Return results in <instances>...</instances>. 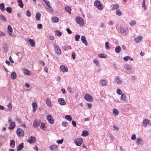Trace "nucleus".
<instances>
[{
	"mask_svg": "<svg viewBox=\"0 0 151 151\" xmlns=\"http://www.w3.org/2000/svg\"><path fill=\"white\" fill-rule=\"evenodd\" d=\"M63 139H62L60 140H58L57 141V142L58 144H62L63 143Z\"/></svg>",
	"mask_w": 151,
	"mask_h": 151,
	"instance_id": "13d9d810",
	"label": "nucleus"
},
{
	"mask_svg": "<svg viewBox=\"0 0 151 151\" xmlns=\"http://www.w3.org/2000/svg\"><path fill=\"white\" fill-rule=\"evenodd\" d=\"M32 105L33 107L32 111L33 112H35L36 111L37 108V104L36 102H34L32 103Z\"/></svg>",
	"mask_w": 151,
	"mask_h": 151,
	"instance_id": "4be33fe9",
	"label": "nucleus"
},
{
	"mask_svg": "<svg viewBox=\"0 0 151 151\" xmlns=\"http://www.w3.org/2000/svg\"><path fill=\"white\" fill-rule=\"evenodd\" d=\"M18 3V5L20 7L22 8L23 6V4L22 1H17Z\"/></svg>",
	"mask_w": 151,
	"mask_h": 151,
	"instance_id": "a18cd8bd",
	"label": "nucleus"
},
{
	"mask_svg": "<svg viewBox=\"0 0 151 151\" xmlns=\"http://www.w3.org/2000/svg\"><path fill=\"white\" fill-rule=\"evenodd\" d=\"M84 98L89 101H92L93 100L92 96L88 94H86L84 96Z\"/></svg>",
	"mask_w": 151,
	"mask_h": 151,
	"instance_id": "1a4fd4ad",
	"label": "nucleus"
},
{
	"mask_svg": "<svg viewBox=\"0 0 151 151\" xmlns=\"http://www.w3.org/2000/svg\"><path fill=\"white\" fill-rule=\"evenodd\" d=\"M6 10L7 12L9 13H11L12 11V8L10 7H8L6 8Z\"/></svg>",
	"mask_w": 151,
	"mask_h": 151,
	"instance_id": "de8ad7c7",
	"label": "nucleus"
},
{
	"mask_svg": "<svg viewBox=\"0 0 151 151\" xmlns=\"http://www.w3.org/2000/svg\"><path fill=\"white\" fill-rule=\"evenodd\" d=\"M142 39V37L141 36H138L137 37L135 38L134 41L137 42L138 43L141 42Z\"/></svg>",
	"mask_w": 151,
	"mask_h": 151,
	"instance_id": "dca6fc26",
	"label": "nucleus"
},
{
	"mask_svg": "<svg viewBox=\"0 0 151 151\" xmlns=\"http://www.w3.org/2000/svg\"><path fill=\"white\" fill-rule=\"evenodd\" d=\"M129 24L131 26H133L135 25L136 24V21L135 20L131 21Z\"/></svg>",
	"mask_w": 151,
	"mask_h": 151,
	"instance_id": "5fc2aeb1",
	"label": "nucleus"
},
{
	"mask_svg": "<svg viewBox=\"0 0 151 151\" xmlns=\"http://www.w3.org/2000/svg\"><path fill=\"white\" fill-rule=\"evenodd\" d=\"M23 71L24 74L26 75L29 76L31 75L32 74L31 71L28 70L27 69H24Z\"/></svg>",
	"mask_w": 151,
	"mask_h": 151,
	"instance_id": "412c9836",
	"label": "nucleus"
},
{
	"mask_svg": "<svg viewBox=\"0 0 151 151\" xmlns=\"http://www.w3.org/2000/svg\"><path fill=\"white\" fill-rule=\"evenodd\" d=\"M81 39L83 43H84L86 46L88 45V42L86 40L85 37L84 36H82L81 37Z\"/></svg>",
	"mask_w": 151,
	"mask_h": 151,
	"instance_id": "f3484780",
	"label": "nucleus"
},
{
	"mask_svg": "<svg viewBox=\"0 0 151 151\" xmlns=\"http://www.w3.org/2000/svg\"><path fill=\"white\" fill-rule=\"evenodd\" d=\"M74 142L76 145L80 146L83 142V139L81 138L76 139L74 140Z\"/></svg>",
	"mask_w": 151,
	"mask_h": 151,
	"instance_id": "20e7f679",
	"label": "nucleus"
},
{
	"mask_svg": "<svg viewBox=\"0 0 151 151\" xmlns=\"http://www.w3.org/2000/svg\"><path fill=\"white\" fill-rule=\"evenodd\" d=\"M51 20L53 23H57L59 21V19L57 17H54L52 18Z\"/></svg>",
	"mask_w": 151,
	"mask_h": 151,
	"instance_id": "aec40b11",
	"label": "nucleus"
},
{
	"mask_svg": "<svg viewBox=\"0 0 151 151\" xmlns=\"http://www.w3.org/2000/svg\"><path fill=\"white\" fill-rule=\"evenodd\" d=\"M0 9L2 11H4L5 10L4 5L3 3H2L0 4Z\"/></svg>",
	"mask_w": 151,
	"mask_h": 151,
	"instance_id": "f704fd0d",
	"label": "nucleus"
},
{
	"mask_svg": "<svg viewBox=\"0 0 151 151\" xmlns=\"http://www.w3.org/2000/svg\"><path fill=\"white\" fill-rule=\"evenodd\" d=\"M20 123L21 127L24 128H25L26 127L25 124L24 122H23L22 121Z\"/></svg>",
	"mask_w": 151,
	"mask_h": 151,
	"instance_id": "0e129e2a",
	"label": "nucleus"
},
{
	"mask_svg": "<svg viewBox=\"0 0 151 151\" xmlns=\"http://www.w3.org/2000/svg\"><path fill=\"white\" fill-rule=\"evenodd\" d=\"M40 120H36L33 123V126L35 128L38 127L40 125Z\"/></svg>",
	"mask_w": 151,
	"mask_h": 151,
	"instance_id": "f8f14e48",
	"label": "nucleus"
},
{
	"mask_svg": "<svg viewBox=\"0 0 151 151\" xmlns=\"http://www.w3.org/2000/svg\"><path fill=\"white\" fill-rule=\"evenodd\" d=\"M16 132L17 135L19 137H22L24 134V132L23 130L20 128L17 129Z\"/></svg>",
	"mask_w": 151,
	"mask_h": 151,
	"instance_id": "39448f33",
	"label": "nucleus"
},
{
	"mask_svg": "<svg viewBox=\"0 0 151 151\" xmlns=\"http://www.w3.org/2000/svg\"><path fill=\"white\" fill-rule=\"evenodd\" d=\"M75 20L76 23L79 25L80 26H82L84 24V20L80 17H76L75 18Z\"/></svg>",
	"mask_w": 151,
	"mask_h": 151,
	"instance_id": "f257e3e1",
	"label": "nucleus"
},
{
	"mask_svg": "<svg viewBox=\"0 0 151 151\" xmlns=\"http://www.w3.org/2000/svg\"><path fill=\"white\" fill-rule=\"evenodd\" d=\"M150 123V120L147 119H145L143 120L142 122L143 126L145 127H146L147 125L149 124Z\"/></svg>",
	"mask_w": 151,
	"mask_h": 151,
	"instance_id": "ddd939ff",
	"label": "nucleus"
},
{
	"mask_svg": "<svg viewBox=\"0 0 151 151\" xmlns=\"http://www.w3.org/2000/svg\"><path fill=\"white\" fill-rule=\"evenodd\" d=\"M80 38V35H79L76 34L75 36V40L76 41L79 40Z\"/></svg>",
	"mask_w": 151,
	"mask_h": 151,
	"instance_id": "3c124183",
	"label": "nucleus"
},
{
	"mask_svg": "<svg viewBox=\"0 0 151 151\" xmlns=\"http://www.w3.org/2000/svg\"><path fill=\"white\" fill-rule=\"evenodd\" d=\"M36 141V140L35 137L33 136H31L27 140V142L31 144H33L35 143Z\"/></svg>",
	"mask_w": 151,
	"mask_h": 151,
	"instance_id": "6e6552de",
	"label": "nucleus"
},
{
	"mask_svg": "<svg viewBox=\"0 0 151 151\" xmlns=\"http://www.w3.org/2000/svg\"><path fill=\"white\" fill-rule=\"evenodd\" d=\"M136 138V135L135 134H134L131 137V139L133 140H134Z\"/></svg>",
	"mask_w": 151,
	"mask_h": 151,
	"instance_id": "bf43d9fd",
	"label": "nucleus"
},
{
	"mask_svg": "<svg viewBox=\"0 0 151 151\" xmlns=\"http://www.w3.org/2000/svg\"><path fill=\"white\" fill-rule=\"evenodd\" d=\"M0 19L2 21H6L5 17L2 14H0Z\"/></svg>",
	"mask_w": 151,
	"mask_h": 151,
	"instance_id": "58836bf2",
	"label": "nucleus"
},
{
	"mask_svg": "<svg viewBox=\"0 0 151 151\" xmlns=\"http://www.w3.org/2000/svg\"><path fill=\"white\" fill-rule=\"evenodd\" d=\"M113 113L114 115L116 116L119 114V112L117 109H113Z\"/></svg>",
	"mask_w": 151,
	"mask_h": 151,
	"instance_id": "bb28decb",
	"label": "nucleus"
},
{
	"mask_svg": "<svg viewBox=\"0 0 151 151\" xmlns=\"http://www.w3.org/2000/svg\"><path fill=\"white\" fill-rule=\"evenodd\" d=\"M129 56L124 57L123 58V59L125 61H127L129 60Z\"/></svg>",
	"mask_w": 151,
	"mask_h": 151,
	"instance_id": "338daca9",
	"label": "nucleus"
},
{
	"mask_svg": "<svg viewBox=\"0 0 151 151\" xmlns=\"http://www.w3.org/2000/svg\"><path fill=\"white\" fill-rule=\"evenodd\" d=\"M62 125L63 127H66L68 126V122H63L62 123Z\"/></svg>",
	"mask_w": 151,
	"mask_h": 151,
	"instance_id": "6e6d98bb",
	"label": "nucleus"
},
{
	"mask_svg": "<svg viewBox=\"0 0 151 151\" xmlns=\"http://www.w3.org/2000/svg\"><path fill=\"white\" fill-rule=\"evenodd\" d=\"M42 25L41 24H39L37 25V28L39 29H41L42 28Z\"/></svg>",
	"mask_w": 151,
	"mask_h": 151,
	"instance_id": "774afa93",
	"label": "nucleus"
},
{
	"mask_svg": "<svg viewBox=\"0 0 151 151\" xmlns=\"http://www.w3.org/2000/svg\"><path fill=\"white\" fill-rule=\"evenodd\" d=\"M116 93L119 95H122V91L121 90L119 89H118L116 90Z\"/></svg>",
	"mask_w": 151,
	"mask_h": 151,
	"instance_id": "4d7b16f0",
	"label": "nucleus"
},
{
	"mask_svg": "<svg viewBox=\"0 0 151 151\" xmlns=\"http://www.w3.org/2000/svg\"><path fill=\"white\" fill-rule=\"evenodd\" d=\"M109 43L108 42H106L105 43V48L107 50H109L110 49L109 46Z\"/></svg>",
	"mask_w": 151,
	"mask_h": 151,
	"instance_id": "c03bdc74",
	"label": "nucleus"
},
{
	"mask_svg": "<svg viewBox=\"0 0 151 151\" xmlns=\"http://www.w3.org/2000/svg\"><path fill=\"white\" fill-rule=\"evenodd\" d=\"M136 144L137 145H142L143 144V140L142 138H137L136 140Z\"/></svg>",
	"mask_w": 151,
	"mask_h": 151,
	"instance_id": "2eb2a0df",
	"label": "nucleus"
},
{
	"mask_svg": "<svg viewBox=\"0 0 151 151\" xmlns=\"http://www.w3.org/2000/svg\"><path fill=\"white\" fill-rule=\"evenodd\" d=\"M124 68L126 70L129 71L132 70V68L130 65H126L124 66Z\"/></svg>",
	"mask_w": 151,
	"mask_h": 151,
	"instance_id": "2f4dec72",
	"label": "nucleus"
},
{
	"mask_svg": "<svg viewBox=\"0 0 151 151\" xmlns=\"http://www.w3.org/2000/svg\"><path fill=\"white\" fill-rule=\"evenodd\" d=\"M8 33L10 36L13 38L15 37H16L14 33H12V32H8Z\"/></svg>",
	"mask_w": 151,
	"mask_h": 151,
	"instance_id": "8fccbe9b",
	"label": "nucleus"
},
{
	"mask_svg": "<svg viewBox=\"0 0 151 151\" xmlns=\"http://www.w3.org/2000/svg\"><path fill=\"white\" fill-rule=\"evenodd\" d=\"M23 147V144L22 143L20 145H19L17 147V151L21 150Z\"/></svg>",
	"mask_w": 151,
	"mask_h": 151,
	"instance_id": "e433bc0d",
	"label": "nucleus"
},
{
	"mask_svg": "<svg viewBox=\"0 0 151 151\" xmlns=\"http://www.w3.org/2000/svg\"><path fill=\"white\" fill-rule=\"evenodd\" d=\"M50 149H51V150H55L58 149V146L56 145H51L50 147Z\"/></svg>",
	"mask_w": 151,
	"mask_h": 151,
	"instance_id": "7c9ffc66",
	"label": "nucleus"
},
{
	"mask_svg": "<svg viewBox=\"0 0 151 151\" xmlns=\"http://www.w3.org/2000/svg\"><path fill=\"white\" fill-rule=\"evenodd\" d=\"M100 82L102 86L106 85L107 84V81L106 80H101Z\"/></svg>",
	"mask_w": 151,
	"mask_h": 151,
	"instance_id": "4c0bfd02",
	"label": "nucleus"
},
{
	"mask_svg": "<svg viewBox=\"0 0 151 151\" xmlns=\"http://www.w3.org/2000/svg\"><path fill=\"white\" fill-rule=\"evenodd\" d=\"M119 7L118 4H114L112 6V9L113 10L117 9Z\"/></svg>",
	"mask_w": 151,
	"mask_h": 151,
	"instance_id": "473e14b6",
	"label": "nucleus"
},
{
	"mask_svg": "<svg viewBox=\"0 0 151 151\" xmlns=\"http://www.w3.org/2000/svg\"><path fill=\"white\" fill-rule=\"evenodd\" d=\"M120 99L122 102L127 103V97L125 94L122 93L120 97Z\"/></svg>",
	"mask_w": 151,
	"mask_h": 151,
	"instance_id": "9d476101",
	"label": "nucleus"
},
{
	"mask_svg": "<svg viewBox=\"0 0 151 151\" xmlns=\"http://www.w3.org/2000/svg\"><path fill=\"white\" fill-rule=\"evenodd\" d=\"M28 41L30 42V45L32 47H34L35 45V42L34 40L31 39H29L28 40Z\"/></svg>",
	"mask_w": 151,
	"mask_h": 151,
	"instance_id": "c85d7f7f",
	"label": "nucleus"
},
{
	"mask_svg": "<svg viewBox=\"0 0 151 151\" xmlns=\"http://www.w3.org/2000/svg\"><path fill=\"white\" fill-rule=\"evenodd\" d=\"M121 50V47L119 46H118L116 47L115 49V51L117 53H119Z\"/></svg>",
	"mask_w": 151,
	"mask_h": 151,
	"instance_id": "393cba45",
	"label": "nucleus"
},
{
	"mask_svg": "<svg viewBox=\"0 0 151 151\" xmlns=\"http://www.w3.org/2000/svg\"><path fill=\"white\" fill-rule=\"evenodd\" d=\"M58 102L61 105H64L66 104V102L64 99L63 98H60L58 100Z\"/></svg>",
	"mask_w": 151,
	"mask_h": 151,
	"instance_id": "4468645a",
	"label": "nucleus"
},
{
	"mask_svg": "<svg viewBox=\"0 0 151 151\" xmlns=\"http://www.w3.org/2000/svg\"><path fill=\"white\" fill-rule=\"evenodd\" d=\"M46 4L47 6L49 8H51V6L50 3L48 1H43Z\"/></svg>",
	"mask_w": 151,
	"mask_h": 151,
	"instance_id": "c9c22d12",
	"label": "nucleus"
},
{
	"mask_svg": "<svg viewBox=\"0 0 151 151\" xmlns=\"http://www.w3.org/2000/svg\"><path fill=\"white\" fill-rule=\"evenodd\" d=\"M67 91L70 93H72V88L70 86H68L67 88Z\"/></svg>",
	"mask_w": 151,
	"mask_h": 151,
	"instance_id": "680f3d73",
	"label": "nucleus"
},
{
	"mask_svg": "<svg viewBox=\"0 0 151 151\" xmlns=\"http://www.w3.org/2000/svg\"><path fill=\"white\" fill-rule=\"evenodd\" d=\"M55 35L58 36H61L62 33L61 32L58 30H56L55 31Z\"/></svg>",
	"mask_w": 151,
	"mask_h": 151,
	"instance_id": "79ce46f5",
	"label": "nucleus"
},
{
	"mask_svg": "<svg viewBox=\"0 0 151 151\" xmlns=\"http://www.w3.org/2000/svg\"><path fill=\"white\" fill-rule=\"evenodd\" d=\"M53 46L54 48V51L58 55L61 54V51L58 45L56 44L54 45Z\"/></svg>",
	"mask_w": 151,
	"mask_h": 151,
	"instance_id": "7ed1b4c3",
	"label": "nucleus"
},
{
	"mask_svg": "<svg viewBox=\"0 0 151 151\" xmlns=\"http://www.w3.org/2000/svg\"><path fill=\"white\" fill-rule=\"evenodd\" d=\"M26 14L28 17H30L31 15V13L29 10L27 11L26 12Z\"/></svg>",
	"mask_w": 151,
	"mask_h": 151,
	"instance_id": "09e8293b",
	"label": "nucleus"
},
{
	"mask_svg": "<svg viewBox=\"0 0 151 151\" xmlns=\"http://www.w3.org/2000/svg\"><path fill=\"white\" fill-rule=\"evenodd\" d=\"M115 82L118 84L122 83V81L120 79L119 77L116 76L115 79Z\"/></svg>",
	"mask_w": 151,
	"mask_h": 151,
	"instance_id": "6ab92c4d",
	"label": "nucleus"
},
{
	"mask_svg": "<svg viewBox=\"0 0 151 151\" xmlns=\"http://www.w3.org/2000/svg\"><path fill=\"white\" fill-rule=\"evenodd\" d=\"M98 57L101 58H106L107 57V55H104V54H99L98 55Z\"/></svg>",
	"mask_w": 151,
	"mask_h": 151,
	"instance_id": "ea45409f",
	"label": "nucleus"
},
{
	"mask_svg": "<svg viewBox=\"0 0 151 151\" xmlns=\"http://www.w3.org/2000/svg\"><path fill=\"white\" fill-rule=\"evenodd\" d=\"M88 135V132L87 130H84L82 132L81 135L84 137L87 136Z\"/></svg>",
	"mask_w": 151,
	"mask_h": 151,
	"instance_id": "cd10ccee",
	"label": "nucleus"
},
{
	"mask_svg": "<svg viewBox=\"0 0 151 151\" xmlns=\"http://www.w3.org/2000/svg\"><path fill=\"white\" fill-rule=\"evenodd\" d=\"M10 145L12 148H14L15 147V142L14 140H11L10 143Z\"/></svg>",
	"mask_w": 151,
	"mask_h": 151,
	"instance_id": "c756f323",
	"label": "nucleus"
},
{
	"mask_svg": "<svg viewBox=\"0 0 151 151\" xmlns=\"http://www.w3.org/2000/svg\"><path fill=\"white\" fill-rule=\"evenodd\" d=\"M66 30L68 33L69 34H71L72 33V31L68 28L66 29Z\"/></svg>",
	"mask_w": 151,
	"mask_h": 151,
	"instance_id": "69168bd1",
	"label": "nucleus"
},
{
	"mask_svg": "<svg viewBox=\"0 0 151 151\" xmlns=\"http://www.w3.org/2000/svg\"><path fill=\"white\" fill-rule=\"evenodd\" d=\"M93 62L97 65H98L99 64V61L96 59H94Z\"/></svg>",
	"mask_w": 151,
	"mask_h": 151,
	"instance_id": "e2e57ef3",
	"label": "nucleus"
},
{
	"mask_svg": "<svg viewBox=\"0 0 151 151\" xmlns=\"http://www.w3.org/2000/svg\"><path fill=\"white\" fill-rule=\"evenodd\" d=\"M65 118L66 119L70 122H71L72 120V117L69 115H66V116H65Z\"/></svg>",
	"mask_w": 151,
	"mask_h": 151,
	"instance_id": "72a5a7b5",
	"label": "nucleus"
},
{
	"mask_svg": "<svg viewBox=\"0 0 151 151\" xmlns=\"http://www.w3.org/2000/svg\"><path fill=\"white\" fill-rule=\"evenodd\" d=\"M40 128L42 129H43L46 128L45 123L43 122H42L41 123Z\"/></svg>",
	"mask_w": 151,
	"mask_h": 151,
	"instance_id": "49530a36",
	"label": "nucleus"
},
{
	"mask_svg": "<svg viewBox=\"0 0 151 151\" xmlns=\"http://www.w3.org/2000/svg\"><path fill=\"white\" fill-rule=\"evenodd\" d=\"M60 69L61 71L63 73L67 72L68 71V68L65 65H61L60 66Z\"/></svg>",
	"mask_w": 151,
	"mask_h": 151,
	"instance_id": "9b49d317",
	"label": "nucleus"
},
{
	"mask_svg": "<svg viewBox=\"0 0 151 151\" xmlns=\"http://www.w3.org/2000/svg\"><path fill=\"white\" fill-rule=\"evenodd\" d=\"M46 104L48 106L50 107L52 106L50 98H47L46 99Z\"/></svg>",
	"mask_w": 151,
	"mask_h": 151,
	"instance_id": "b1692460",
	"label": "nucleus"
},
{
	"mask_svg": "<svg viewBox=\"0 0 151 151\" xmlns=\"http://www.w3.org/2000/svg\"><path fill=\"white\" fill-rule=\"evenodd\" d=\"M8 122L9 124V128L10 129H12L15 127V123L12 122L11 119H9L8 120Z\"/></svg>",
	"mask_w": 151,
	"mask_h": 151,
	"instance_id": "0eeeda50",
	"label": "nucleus"
},
{
	"mask_svg": "<svg viewBox=\"0 0 151 151\" xmlns=\"http://www.w3.org/2000/svg\"><path fill=\"white\" fill-rule=\"evenodd\" d=\"M41 14L39 12H37L36 14L35 18L37 21H39L40 19Z\"/></svg>",
	"mask_w": 151,
	"mask_h": 151,
	"instance_id": "a878e982",
	"label": "nucleus"
},
{
	"mask_svg": "<svg viewBox=\"0 0 151 151\" xmlns=\"http://www.w3.org/2000/svg\"><path fill=\"white\" fill-rule=\"evenodd\" d=\"M122 13L121 11L119 9H118L116 11V14L118 16H121L122 15Z\"/></svg>",
	"mask_w": 151,
	"mask_h": 151,
	"instance_id": "37998d69",
	"label": "nucleus"
},
{
	"mask_svg": "<svg viewBox=\"0 0 151 151\" xmlns=\"http://www.w3.org/2000/svg\"><path fill=\"white\" fill-rule=\"evenodd\" d=\"M46 119L50 124H52L54 123V120L51 115H47L46 117Z\"/></svg>",
	"mask_w": 151,
	"mask_h": 151,
	"instance_id": "423d86ee",
	"label": "nucleus"
},
{
	"mask_svg": "<svg viewBox=\"0 0 151 151\" xmlns=\"http://www.w3.org/2000/svg\"><path fill=\"white\" fill-rule=\"evenodd\" d=\"M94 5L99 10H102L104 8L103 5L100 3L99 1H95L94 2Z\"/></svg>",
	"mask_w": 151,
	"mask_h": 151,
	"instance_id": "f03ea898",
	"label": "nucleus"
},
{
	"mask_svg": "<svg viewBox=\"0 0 151 151\" xmlns=\"http://www.w3.org/2000/svg\"><path fill=\"white\" fill-rule=\"evenodd\" d=\"M119 30L123 35H126V31L121 26L120 27Z\"/></svg>",
	"mask_w": 151,
	"mask_h": 151,
	"instance_id": "a211bd4d",
	"label": "nucleus"
},
{
	"mask_svg": "<svg viewBox=\"0 0 151 151\" xmlns=\"http://www.w3.org/2000/svg\"><path fill=\"white\" fill-rule=\"evenodd\" d=\"M8 49V47L6 45L4 46V50L5 52H7Z\"/></svg>",
	"mask_w": 151,
	"mask_h": 151,
	"instance_id": "052dcab7",
	"label": "nucleus"
},
{
	"mask_svg": "<svg viewBox=\"0 0 151 151\" xmlns=\"http://www.w3.org/2000/svg\"><path fill=\"white\" fill-rule=\"evenodd\" d=\"M7 29L8 30V32H12V29L11 26L10 25H9L8 26Z\"/></svg>",
	"mask_w": 151,
	"mask_h": 151,
	"instance_id": "864d4df0",
	"label": "nucleus"
},
{
	"mask_svg": "<svg viewBox=\"0 0 151 151\" xmlns=\"http://www.w3.org/2000/svg\"><path fill=\"white\" fill-rule=\"evenodd\" d=\"M145 1H143L142 2V7L145 10H146L147 9L146 5L145 4Z\"/></svg>",
	"mask_w": 151,
	"mask_h": 151,
	"instance_id": "603ef678",
	"label": "nucleus"
},
{
	"mask_svg": "<svg viewBox=\"0 0 151 151\" xmlns=\"http://www.w3.org/2000/svg\"><path fill=\"white\" fill-rule=\"evenodd\" d=\"M11 78L12 79H15L17 78V74L14 72H12L11 74Z\"/></svg>",
	"mask_w": 151,
	"mask_h": 151,
	"instance_id": "5701e85b",
	"label": "nucleus"
},
{
	"mask_svg": "<svg viewBox=\"0 0 151 151\" xmlns=\"http://www.w3.org/2000/svg\"><path fill=\"white\" fill-rule=\"evenodd\" d=\"M65 9L66 12H68L70 14L71 13V9L69 6H66L65 7Z\"/></svg>",
	"mask_w": 151,
	"mask_h": 151,
	"instance_id": "a19ab883",
	"label": "nucleus"
}]
</instances>
